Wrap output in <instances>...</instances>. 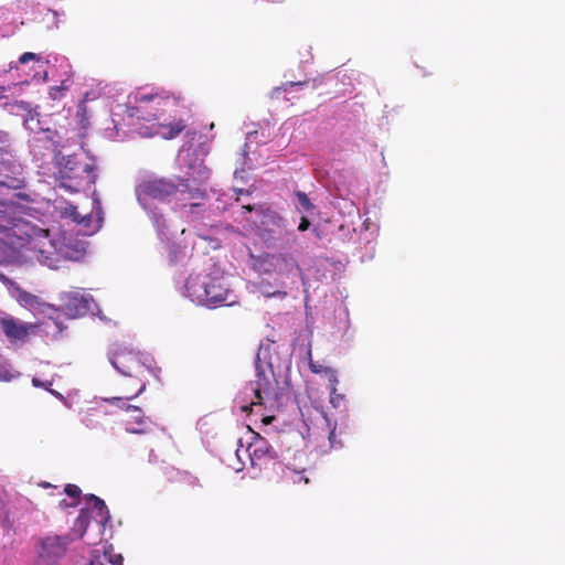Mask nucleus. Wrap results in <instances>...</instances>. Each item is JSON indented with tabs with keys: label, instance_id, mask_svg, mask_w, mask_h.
<instances>
[{
	"label": "nucleus",
	"instance_id": "obj_29",
	"mask_svg": "<svg viewBox=\"0 0 565 565\" xmlns=\"http://www.w3.org/2000/svg\"><path fill=\"white\" fill-rule=\"evenodd\" d=\"M71 86V81L68 78L64 79L60 86H53L50 88V96L53 99L61 98L63 96V92L67 90Z\"/></svg>",
	"mask_w": 565,
	"mask_h": 565
},
{
	"label": "nucleus",
	"instance_id": "obj_7",
	"mask_svg": "<svg viewBox=\"0 0 565 565\" xmlns=\"http://www.w3.org/2000/svg\"><path fill=\"white\" fill-rule=\"evenodd\" d=\"M90 520H94L98 526L105 525L109 520V512L105 502L94 494L87 498L86 507L81 509L79 515L67 534L70 543L83 537Z\"/></svg>",
	"mask_w": 565,
	"mask_h": 565
},
{
	"label": "nucleus",
	"instance_id": "obj_20",
	"mask_svg": "<svg viewBox=\"0 0 565 565\" xmlns=\"http://www.w3.org/2000/svg\"><path fill=\"white\" fill-rule=\"evenodd\" d=\"M78 225L81 226L79 232L87 236L92 235L100 228V220H95L90 214H83Z\"/></svg>",
	"mask_w": 565,
	"mask_h": 565
},
{
	"label": "nucleus",
	"instance_id": "obj_23",
	"mask_svg": "<svg viewBox=\"0 0 565 565\" xmlns=\"http://www.w3.org/2000/svg\"><path fill=\"white\" fill-rule=\"evenodd\" d=\"M64 491L73 501L67 503L66 500H62L60 502V505L62 508L77 505V502H78V499H79V494H81V489L77 486H75V484H67L65 487Z\"/></svg>",
	"mask_w": 565,
	"mask_h": 565
},
{
	"label": "nucleus",
	"instance_id": "obj_44",
	"mask_svg": "<svg viewBox=\"0 0 565 565\" xmlns=\"http://www.w3.org/2000/svg\"><path fill=\"white\" fill-rule=\"evenodd\" d=\"M108 565H116L115 561H109Z\"/></svg>",
	"mask_w": 565,
	"mask_h": 565
},
{
	"label": "nucleus",
	"instance_id": "obj_14",
	"mask_svg": "<svg viewBox=\"0 0 565 565\" xmlns=\"http://www.w3.org/2000/svg\"><path fill=\"white\" fill-rule=\"evenodd\" d=\"M244 454L247 456L253 467H262L275 457L274 448L259 435L253 437V441L248 443Z\"/></svg>",
	"mask_w": 565,
	"mask_h": 565
},
{
	"label": "nucleus",
	"instance_id": "obj_9",
	"mask_svg": "<svg viewBox=\"0 0 565 565\" xmlns=\"http://www.w3.org/2000/svg\"><path fill=\"white\" fill-rule=\"evenodd\" d=\"M145 387H146L145 384H141L139 390L137 391V393L132 396L103 398V402L109 403L111 405H115L119 408H122V409H126V411L132 413L131 419L126 422V430L128 433L146 434L149 430V426L151 424L149 418H146L142 415V412L139 407L128 405L126 403L127 401L134 399L139 394H141L143 392Z\"/></svg>",
	"mask_w": 565,
	"mask_h": 565
},
{
	"label": "nucleus",
	"instance_id": "obj_16",
	"mask_svg": "<svg viewBox=\"0 0 565 565\" xmlns=\"http://www.w3.org/2000/svg\"><path fill=\"white\" fill-rule=\"evenodd\" d=\"M6 109L12 115H21L22 113H26V117L24 118V126L29 130H34V125L39 126L40 121L35 119L32 114L30 104L23 100H18L13 103H8L4 105Z\"/></svg>",
	"mask_w": 565,
	"mask_h": 565
},
{
	"label": "nucleus",
	"instance_id": "obj_18",
	"mask_svg": "<svg viewBox=\"0 0 565 565\" xmlns=\"http://www.w3.org/2000/svg\"><path fill=\"white\" fill-rule=\"evenodd\" d=\"M109 361L119 373L130 375L129 370L131 369V364H137L138 358L132 353H129L128 355L124 353H115L109 355Z\"/></svg>",
	"mask_w": 565,
	"mask_h": 565
},
{
	"label": "nucleus",
	"instance_id": "obj_36",
	"mask_svg": "<svg viewBox=\"0 0 565 565\" xmlns=\"http://www.w3.org/2000/svg\"><path fill=\"white\" fill-rule=\"evenodd\" d=\"M310 226V222L308 221V218L306 217H301V222L298 226V230L303 232V231H307Z\"/></svg>",
	"mask_w": 565,
	"mask_h": 565
},
{
	"label": "nucleus",
	"instance_id": "obj_1",
	"mask_svg": "<svg viewBox=\"0 0 565 565\" xmlns=\"http://www.w3.org/2000/svg\"><path fill=\"white\" fill-rule=\"evenodd\" d=\"M191 157L190 150H182L178 156V160L184 163L190 171L189 178L180 180L179 184L149 173L139 175L135 191L137 200L143 209L150 207L149 202L152 199L162 201L171 195L174 198L175 209L189 207V212L194 213L201 206L196 201L205 198V190L199 184L192 185L190 182L203 183L209 179L210 173L200 160H192Z\"/></svg>",
	"mask_w": 565,
	"mask_h": 565
},
{
	"label": "nucleus",
	"instance_id": "obj_5",
	"mask_svg": "<svg viewBox=\"0 0 565 565\" xmlns=\"http://www.w3.org/2000/svg\"><path fill=\"white\" fill-rule=\"evenodd\" d=\"M269 350L270 344L268 343L259 345L256 355V379L244 390V394L250 398V403L241 406L243 412L249 411L255 405L273 407L277 402V381L275 380L271 363L266 361Z\"/></svg>",
	"mask_w": 565,
	"mask_h": 565
},
{
	"label": "nucleus",
	"instance_id": "obj_30",
	"mask_svg": "<svg viewBox=\"0 0 565 565\" xmlns=\"http://www.w3.org/2000/svg\"><path fill=\"white\" fill-rule=\"evenodd\" d=\"M64 215L70 217L74 223L78 225L83 214L78 212L76 206L68 205L65 207Z\"/></svg>",
	"mask_w": 565,
	"mask_h": 565
},
{
	"label": "nucleus",
	"instance_id": "obj_39",
	"mask_svg": "<svg viewBox=\"0 0 565 565\" xmlns=\"http://www.w3.org/2000/svg\"><path fill=\"white\" fill-rule=\"evenodd\" d=\"M51 13H52V15L54 18V25H55V28H58V21H57L58 13L56 11H52Z\"/></svg>",
	"mask_w": 565,
	"mask_h": 565
},
{
	"label": "nucleus",
	"instance_id": "obj_31",
	"mask_svg": "<svg viewBox=\"0 0 565 565\" xmlns=\"http://www.w3.org/2000/svg\"><path fill=\"white\" fill-rule=\"evenodd\" d=\"M181 255H183V250L179 246L172 245L169 247V257L171 263H177Z\"/></svg>",
	"mask_w": 565,
	"mask_h": 565
},
{
	"label": "nucleus",
	"instance_id": "obj_3",
	"mask_svg": "<svg viewBox=\"0 0 565 565\" xmlns=\"http://www.w3.org/2000/svg\"><path fill=\"white\" fill-rule=\"evenodd\" d=\"M134 99L136 106L129 109V115L131 117L137 116L146 121H153L149 132H141L143 136H160L163 139H173L185 128L182 120L171 122L164 118L167 110L175 107V98L160 93H137Z\"/></svg>",
	"mask_w": 565,
	"mask_h": 565
},
{
	"label": "nucleus",
	"instance_id": "obj_19",
	"mask_svg": "<svg viewBox=\"0 0 565 565\" xmlns=\"http://www.w3.org/2000/svg\"><path fill=\"white\" fill-rule=\"evenodd\" d=\"M34 127L33 145L43 143L44 148L52 149L54 146L55 131L51 129H42L40 128V125H34Z\"/></svg>",
	"mask_w": 565,
	"mask_h": 565
},
{
	"label": "nucleus",
	"instance_id": "obj_21",
	"mask_svg": "<svg viewBox=\"0 0 565 565\" xmlns=\"http://www.w3.org/2000/svg\"><path fill=\"white\" fill-rule=\"evenodd\" d=\"M20 302L28 309L34 310V311L44 312L43 308L46 307L44 303H42L40 301V299L36 296L29 294V292H23L20 295Z\"/></svg>",
	"mask_w": 565,
	"mask_h": 565
},
{
	"label": "nucleus",
	"instance_id": "obj_10",
	"mask_svg": "<svg viewBox=\"0 0 565 565\" xmlns=\"http://www.w3.org/2000/svg\"><path fill=\"white\" fill-rule=\"evenodd\" d=\"M66 316L76 318L86 313L95 315L97 305L94 299L82 290L64 291L60 296Z\"/></svg>",
	"mask_w": 565,
	"mask_h": 565
},
{
	"label": "nucleus",
	"instance_id": "obj_37",
	"mask_svg": "<svg viewBox=\"0 0 565 565\" xmlns=\"http://www.w3.org/2000/svg\"><path fill=\"white\" fill-rule=\"evenodd\" d=\"M301 85H303V83H301V82H289V83H287L285 85L284 89L288 90L290 88L298 87V86H301Z\"/></svg>",
	"mask_w": 565,
	"mask_h": 565
},
{
	"label": "nucleus",
	"instance_id": "obj_34",
	"mask_svg": "<svg viewBox=\"0 0 565 565\" xmlns=\"http://www.w3.org/2000/svg\"><path fill=\"white\" fill-rule=\"evenodd\" d=\"M150 213H151V217H152L154 225L159 228L161 226V224H163V221H164L162 215L157 214L156 212H152V211Z\"/></svg>",
	"mask_w": 565,
	"mask_h": 565
},
{
	"label": "nucleus",
	"instance_id": "obj_22",
	"mask_svg": "<svg viewBox=\"0 0 565 565\" xmlns=\"http://www.w3.org/2000/svg\"><path fill=\"white\" fill-rule=\"evenodd\" d=\"M330 373V402L334 407H340L344 401V396L337 393L338 376L334 371Z\"/></svg>",
	"mask_w": 565,
	"mask_h": 565
},
{
	"label": "nucleus",
	"instance_id": "obj_27",
	"mask_svg": "<svg viewBox=\"0 0 565 565\" xmlns=\"http://www.w3.org/2000/svg\"><path fill=\"white\" fill-rule=\"evenodd\" d=\"M14 376L11 366L6 359L0 355V381H11Z\"/></svg>",
	"mask_w": 565,
	"mask_h": 565
},
{
	"label": "nucleus",
	"instance_id": "obj_38",
	"mask_svg": "<svg viewBox=\"0 0 565 565\" xmlns=\"http://www.w3.org/2000/svg\"><path fill=\"white\" fill-rule=\"evenodd\" d=\"M266 296H286V292H282V291H275V292H266L265 294Z\"/></svg>",
	"mask_w": 565,
	"mask_h": 565
},
{
	"label": "nucleus",
	"instance_id": "obj_42",
	"mask_svg": "<svg viewBox=\"0 0 565 565\" xmlns=\"http://www.w3.org/2000/svg\"><path fill=\"white\" fill-rule=\"evenodd\" d=\"M334 429H335V427H333V429L330 431V435H329V439H330L331 443L333 441Z\"/></svg>",
	"mask_w": 565,
	"mask_h": 565
},
{
	"label": "nucleus",
	"instance_id": "obj_32",
	"mask_svg": "<svg viewBox=\"0 0 565 565\" xmlns=\"http://www.w3.org/2000/svg\"><path fill=\"white\" fill-rule=\"evenodd\" d=\"M35 60H36V61H39V60H40V57H39L36 54H34V53L26 52V53H23V54L20 56V58H19V63H21V64H25V63H28L29 61H35Z\"/></svg>",
	"mask_w": 565,
	"mask_h": 565
},
{
	"label": "nucleus",
	"instance_id": "obj_4",
	"mask_svg": "<svg viewBox=\"0 0 565 565\" xmlns=\"http://www.w3.org/2000/svg\"><path fill=\"white\" fill-rule=\"evenodd\" d=\"M55 179L68 192H79L96 182V164L83 153L56 154Z\"/></svg>",
	"mask_w": 565,
	"mask_h": 565
},
{
	"label": "nucleus",
	"instance_id": "obj_35",
	"mask_svg": "<svg viewBox=\"0 0 565 565\" xmlns=\"http://www.w3.org/2000/svg\"><path fill=\"white\" fill-rule=\"evenodd\" d=\"M32 384H33L35 387H44V388L49 390V387H47V386H49V385H52V382H46V383H44V382L40 381L38 377H33V379H32Z\"/></svg>",
	"mask_w": 565,
	"mask_h": 565
},
{
	"label": "nucleus",
	"instance_id": "obj_33",
	"mask_svg": "<svg viewBox=\"0 0 565 565\" xmlns=\"http://www.w3.org/2000/svg\"><path fill=\"white\" fill-rule=\"evenodd\" d=\"M310 369H311V371L313 373H322V372H324V373L328 374L329 377H330V373L328 371H332L331 369L323 367L322 365H319V364L313 363V362L310 363Z\"/></svg>",
	"mask_w": 565,
	"mask_h": 565
},
{
	"label": "nucleus",
	"instance_id": "obj_8",
	"mask_svg": "<svg viewBox=\"0 0 565 565\" xmlns=\"http://www.w3.org/2000/svg\"><path fill=\"white\" fill-rule=\"evenodd\" d=\"M68 535L49 533L40 539L39 561L43 565H58L68 551Z\"/></svg>",
	"mask_w": 565,
	"mask_h": 565
},
{
	"label": "nucleus",
	"instance_id": "obj_12",
	"mask_svg": "<svg viewBox=\"0 0 565 565\" xmlns=\"http://www.w3.org/2000/svg\"><path fill=\"white\" fill-rule=\"evenodd\" d=\"M257 269L260 273L275 271L280 276L296 277L299 273L297 262L288 255H266L257 262Z\"/></svg>",
	"mask_w": 565,
	"mask_h": 565
},
{
	"label": "nucleus",
	"instance_id": "obj_2",
	"mask_svg": "<svg viewBox=\"0 0 565 565\" xmlns=\"http://www.w3.org/2000/svg\"><path fill=\"white\" fill-rule=\"evenodd\" d=\"M25 243H22L17 259L21 264H34L57 268L62 260H79L86 253V242L66 236L65 233L26 225Z\"/></svg>",
	"mask_w": 565,
	"mask_h": 565
},
{
	"label": "nucleus",
	"instance_id": "obj_43",
	"mask_svg": "<svg viewBox=\"0 0 565 565\" xmlns=\"http://www.w3.org/2000/svg\"><path fill=\"white\" fill-rule=\"evenodd\" d=\"M6 88L4 87H0V99L3 98V93H4Z\"/></svg>",
	"mask_w": 565,
	"mask_h": 565
},
{
	"label": "nucleus",
	"instance_id": "obj_11",
	"mask_svg": "<svg viewBox=\"0 0 565 565\" xmlns=\"http://www.w3.org/2000/svg\"><path fill=\"white\" fill-rule=\"evenodd\" d=\"M243 209L250 213L255 211V214L247 218L250 221L259 231H264L271 234H282L287 228V222L278 213L269 209H254L250 205H244Z\"/></svg>",
	"mask_w": 565,
	"mask_h": 565
},
{
	"label": "nucleus",
	"instance_id": "obj_25",
	"mask_svg": "<svg viewBox=\"0 0 565 565\" xmlns=\"http://www.w3.org/2000/svg\"><path fill=\"white\" fill-rule=\"evenodd\" d=\"M238 444H239V447L236 449L235 451V458H236V463H232L230 462V467H232L235 471H241L244 466H245V461H244V457L247 458V456L244 454V450L246 448H244L243 444H242V440L239 439L238 440Z\"/></svg>",
	"mask_w": 565,
	"mask_h": 565
},
{
	"label": "nucleus",
	"instance_id": "obj_41",
	"mask_svg": "<svg viewBox=\"0 0 565 565\" xmlns=\"http://www.w3.org/2000/svg\"><path fill=\"white\" fill-rule=\"evenodd\" d=\"M0 134H1V140L7 141L9 139L8 134H6V132H0Z\"/></svg>",
	"mask_w": 565,
	"mask_h": 565
},
{
	"label": "nucleus",
	"instance_id": "obj_26",
	"mask_svg": "<svg viewBox=\"0 0 565 565\" xmlns=\"http://www.w3.org/2000/svg\"><path fill=\"white\" fill-rule=\"evenodd\" d=\"M295 195L297 198V209L298 210L308 212L313 209V205L311 204V202L306 193L298 191V192H296Z\"/></svg>",
	"mask_w": 565,
	"mask_h": 565
},
{
	"label": "nucleus",
	"instance_id": "obj_24",
	"mask_svg": "<svg viewBox=\"0 0 565 565\" xmlns=\"http://www.w3.org/2000/svg\"><path fill=\"white\" fill-rule=\"evenodd\" d=\"M103 413L100 408H90L87 414L83 417V424L93 429L98 426V422L95 420V417H99V415Z\"/></svg>",
	"mask_w": 565,
	"mask_h": 565
},
{
	"label": "nucleus",
	"instance_id": "obj_17",
	"mask_svg": "<svg viewBox=\"0 0 565 565\" xmlns=\"http://www.w3.org/2000/svg\"><path fill=\"white\" fill-rule=\"evenodd\" d=\"M30 225L29 223L15 224L14 218L11 216L7 209L0 207V233H3L10 228H14V234L20 236V238L25 243V226Z\"/></svg>",
	"mask_w": 565,
	"mask_h": 565
},
{
	"label": "nucleus",
	"instance_id": "obj_28",
	"mask_svg": "<svg viewBox=\"0 0 565 565\" xmlns=\"http://www.w3.org/2000/svg\"><path fill=\"white\" fill-rule=\"evenodd\" d=\"M284 477L286 480L291 481L292 483L300 481H303L305 483L309 482V479L305 477L301 471H296L290 468H287V470L284 472Z\"/></svg>",
	"mask_w": 565,
	"mask_h": 565
},
{
	"label": "nucleus",
	"instance_id": "obj_15",
	"mask_svg": "<svg viewBox=\"0 0 565 565\" xmlns=\"http://www.w3.org/2000/svg\"><path fill=\"white\" fill-rule=\"evenodd\" d=\"M1 328L11 342H24L30 334L34 333L38 326L28 323L13 317H6L1 320Z\"/></svg>",
	"mask_w": 565,
	"mask_h": 565
},
{
	"label": "nucleus",
	"instance_id": "obj_6",
	"mask_svg": "<svg viewBox=\"0 0 565 565\" xmlns=\"http://www.w3.org/2000/svg\"><path fill=\"white\" fill-rule=\"evenodd\" d=\"M183 295L191 301L207 307L234 306L237 297L225 286L222 279L209 275H190L184 285Z\"/></svg>",
	"mask_w": 565,
	"mask_h": 565
},
{
	"label": "nucleus",
	"instance_id": "obj_40",
	"mask_svg": "<svg viewBox=\"0 0 565 565\" xmlns=\"http://www.w3.org/2000/svg\"><path fill=\"white\" fill-rule=\"evenodd\" d=\"M50 392H51L54 396H56V397H58V398H61V399H64L63 395H62V394H60L58 392L53 391V390H50Z\"/></svg>",
	"mask_w": 565,
	"mask_h": 565
},
{
	"label": "nucleus",
	"instance_id": "obj_13",
	"mask_svg": "<svg viewBox=\"0 0 565 565\" xmlns=\"http://www.w3.org/2000/svg\"><path fill=\"white\" fill-rule=\"evenodd\" d=\"M8 171L0 178V205L13 204V199L17 196L15 191L24 186V179L21 177L22 167L20 163L12 161Z\"/></svg>",
	"mask_w": 565,
	"mask_h": 565
}]
</instances>
